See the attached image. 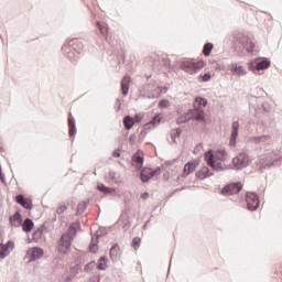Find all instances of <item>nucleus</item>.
I'll return each mask as SVG.
<instances>
[{
    "label": "nucleus",
    "instance_id": "33",
    "mask_svg": "<svg viewBox=\"0 0 282 282\" xmlns=\"http://www.w3.org/2000/svg\"><path fill=\"white\" fill-rule=\"evenodd\" d=\"M215 153L217 155L216 158L221 162H225V160L228 158V153L226 152V150H218Z\"/></svg>",
    "mask_w": 282,
    "mask_h": 282
},
{
    "label": "nucleus",
    "instance_id": "23",
    "mask_svg": "<svg viewBox=\"0 0 282 282\" xmlns=\"http://www.w3.org/2000/svg\"><path fill=\"white\" fill-rule=\"evenodd\" d=\"M22 230L23 232H32V230H34V220L31 218L24 219V223L22 224Z\"/></svg>",
    "mask_w": 282,
    "mask_h": 282
},
{
    "label": "nucleus",
    "instance_id": "4",
    "mask_svg": "<svg viewBox=\"0 0 282 282\" xmlns=\"http://www.w3.org/2000/svg\"><path fill=\"white\" fill-rule=\"evenodd\" d=\"M234 169L236 171H241L250 164V156L246 152H240L237 156L232 159Z\"/></svg>",
    "mask_w": 282,
    "mask_h": 282
},
{
    "label": "nucleus",
    "instance_id": "47",
    "mask_svg": "<svg viewBox=\"0 0 282 282\" xmlns=\"http://www.w3.org/2000/svg\"><path fill=\"white\" fill-rule=\"evenodd\" d=\"M134 124L142 122V117L140 115H134L132 117Z\"/></svg>",
    "mask_w": 282,
    "mask_h": 282
},
{
    "label": "nucleus",
    "instance_id": "27",
    "mask_svg": "<svg viewBox=\"0 0 282 282\" xmlns=\"http://www.w3.org/2000/svg\"><path fill=\"white\" fill-rule=\"evenodd\" d=\"M107 261H109V258H107V256L100 257L97 262V270H107Z\"/></svg>",
    "mask_w": 282,
    "mask_h": 282
},
{
    "label": "nucleus",
    "instance_id": "29",
    "mask_svg": "<svg viewBox=\"0 0 282 282\" xmlns=\"http://www.w3.org/2000/svg\"><path fill=\"white\" fill-rule=\"evenodd\" d=\"M172 141L174 142V144H177V141H175L176 138H180V135H182V128H176L173 129L170 133Z\"/></svg>",
    "mask_w": 282,
    "mask_h": 282
},
{
    "label": "nucleus",
    "instance_id": "3",
    "mask_svg": "<svg viewBox=\"0 0 282 282\" xmlns=\"http://www.w3.org/2000/svg\"><path fill=\"white\" fill-rule=\"evenodd\" d=\"M241 188H243L241 182L229 183L220 189V195H224V197H230V195H237L241 193Z\"/></svg>",
    "mask_w": 282,
    "mask_h": 282
},
{
    "label": "nucleus",
    "instance_id": "24",
    "mask_svg": "<svg viewBox=\"0 0 282 282\" xmlns=\"http://www.w3.org/2000/svg\"><path fill=\"white\" fill-rule=\"evenodd\" d=\"M123 127L127 131H131V129H133V127H134L133 117H131L130 115L124 116L123 117Z\"/></svg>",
    "mask_w": 282,
    "mask_h": 282
},
{
    "label": "nucleus",
    "instance_id": "57",
    "mask_svg": "<svg viewBox=\"0 0 282 282\" xmlns=\"http://www.w3.org/2000/svg\"><path fill=\"white\" fill-rule=\"evenodd\" d=\"M147 224H149V220L145 221V224L143 225V228H147Z\"/></svg>",
    "mask_w": 282,
    "mask_h": 282
},
{
    "label": "nucleus",
    "instance_id": "63",
    "mask_svg": "<svg viewBox=\"0 0 282 282\" xmlns=\"http://www.w3.org/2000/svg\"><path fill=\"white\" fill-rule=\"evenodd\" d=\"M259 74V76H261V74H263V73H258Z\"/></svg>",
    "mask_w": 282,
    "mask_h": 282
},
{
    "label": "nucleus",
    "instance_id": "17",
    "mask_svg": "<svg viewBox=\"0 0 282 282\" xmlns=\"http://www.w3.org/2000/svg\"><path fill=\"white\" fill-rule=\"evenodd\" d=\"M68 129L69 138H74V135H76V120L72 112L68 113Z\"/></svg>",
    "mask_w": 282,
    "mask_h": 282
},
{
    "label": "nucleus",
    "instance_id": "40",
    "mask_svg": "<svg viewBox=\"0 0 282 282\" xmlns=\"http://www.w3.org/2000/svg\"><path fill=\"white\" fill-rule=\"evenodd\" d=\"M96 268V261L93 260L84 267V272H91Z\"/></svg>",
    "mask_w": 282,
    "mask_h": 282
},
{
    "label": "nucleus",
    "instance_id": "51",
    "mask_svg": "<svg viewBox=\"0 0 282 282\" xmlns=\"http://www.w3.org/2000/svg\"><path fill=\"white\" fill-rule=\"evenodd\" d=\"M0 182L2 184H6V174H3V171L0 170Z\"/></svg>",
    "mask_w": 282,
    "mask_h": 282
},
{
    "label": "nucleus",
    "instance_id": "9",
    "mask_svg": "<svg viewBox=\"0 0 282 282\" xmlns=\"http://www.w3.org/2000/svg\"><path fill=\"white\" fill-rule=\"evenodd\" d=\"M10 250H14V241L0 242V259H6L10 254Z\"/></svg>",
    "mask_w": 282,
    "mask_h": 282
},
{
    "label": "nucleus",
    "instance_id": "61",
    "mask_svg": "<svg viewBox=\"0 0 282 282\" xmlns=\"http://www.w3.org/2000/svg\"><path fill=\"white\" fill-rule=\"evenodd\" d=\"M147 78H151V75H145Z\"/></svg>",
    "mask_w": 282,
    "mask_h": 282
},
{
    "label": "nucleus",
    "instance_id": "22",
    "mask_svg": "<svg viewBox=\"0 0 282 282\" xmlns=\"http://www.w3.org/2000/svg\"><path fill=\"white\" fill-rule=\"evenodd\" d=\"M215 158H217V154L213 150L205 152V162L208 164V166L215 165Z\"/></svg>",
    "mask_w": 282,
    "mask_h": 282
},
{
    "label": "nucleus",
    "instance_id": "60",
    "mask_svg": "<svg viewBox=\"0 0 282 282\" xmlns=\"http://www.w3.org/2000/svg\"><path fill=\"white\" fill-rule=\"evenodd\" d=\"M0 151H1V152H3V151H4L3 147H1V145H0Z\"/></svg>",
    "mask_w": 282,
    "mask_h": 282
},
{
    "label": "nucleus",
    "instance_id": "12",
    "mask_svg": "<svg viewBox=\"0 0 282 282\" xmlns=\"http://www.w3.org/2000/svg\"><path fill=\"white\" fill-rule=\"evenodd\" d=\"M9 224L13 226V228H19L23 224V215L21 212H15L11 217H9Z\"/></svg>",
    "mask_w": 282,
    "mask_h": 282
},
{
    "label": "nucleus",
    "instance_id": "58",
    "mask_svg": "<svg viewBox=\"0 0 282 282\" xmlns=\"http://www.w3.org/2000/svg\"><path fill=\"white\" fill-rule=\"evenodd\" d=\"M196 149H202V144H197V145H196Z\"/></svg>",
    "mask_w": 282,
    "mask_h": 282
},
{
    "label": "nucleus",
    "instance_id": "43",
    "mask_svg": "<svg viewBox=\"0 0 282 282\" xmlns=\"http://www.w3.org/2000/svg\"><path fill=\"white\" fill-rule=\"evenodd\" d=\"M212 169L217 172L224 171V165L221 164V162H215L214 165H212Z\"/></svg>",
    "mask_w": 282,
    "mask_h": 282
},
{
    "label": "nucleus",
    "instance_id": "44",
    "mask_svg": "<svg viewBox=\"0 0 282 282\" xmlns=\"http://www.w3.org/2000/svg\"><path fill=\"white\" fill-rule=\"evenodd\" d=\"M162 173V167H156L155 170L151 169V176L160 175Z\"/></svg>",
    "mask_w": 282,
    "mask_h": 282
},
{
    "label": "nucleus",
    "instance_id": "5",
    "mask_svg": "<svg viewBox=\"0 0 282 282\" xmlns=\"http://www.w3.org/2000/svg\"><path fill=\"white\" fill-rule=\"evenodd\" d=\"M246 202H247V208L248 210H251V213H254L261 206V200L259 199V195L253 192H247L246 194Z\"/></svg>",
    "mask_w": 282,
    "mask_h": 282
},
{
    "label": "nucleus",
    "instance_id": "20",
    "mask_svg": "<svg viewBox=\"0 0 282 282\" xmlns=\"http://www.w3.org/2000/svg\"><path fill=\"white\" fill-rule=\"evenodd\" d=\"M97 191H99V193H102L104 195H113V193H116V189L113 187H108L102 183L97 184Z\"/></svg>",
    "mask_w": 282,
    "mask_h": 282
},
{
    "label": "nucleus",
    "instance_id": "42",
    "mask_svg": "<svg viewBox=\"0 0 282 282\" xmlns=\"http://www.w3.org/2000/svg\"><path fill=\"white\" fill-rule=\"evenodd\" d=\"M191 117L181 116L176 119L177 124H186V122H189Z\"/></svg>",
    "mask_w": 282,
    "mask_h": 282
},
{
    "label": "nucleus",
    "instance_id": "14",
    "mask_svg": "<svg viewBox=\"0 0 282 282\" xmlns=\"http://www.w3.org/2000/svg\"><path fill=\"white\" fill-rule=\"evenodd\" d=\"M59 241H61L58 247L59 252H63V254H67V252L72 248V241L65 236H62Z\"/></svg>",
    "mask_w": 282,
    "mask_h": 282
},
{
    "label": "nucleus",
    "instance_id": "2",
    "mask_svg": "<svg viewBox=\"0 0 282 282\" xmlns=\"http://www.w3.org/2000/svg\"><path fill=\"white\" fill-rule=\"evenodd\" d=\"M279 165V158L274 154H269L262 159H260V162L258 164V169L260 172L263 173V171H267V169H272V166Z\"/></svg>",
    "mask_w": 282,
    "mask_h": 282
},
{
    "label": "nucleus",
    "instance_id": "18",
    "mask_svg": "<svg viewBox=\"0 0 282 282\" xmlns=\"http://www.w3.org/2000/svg\"><path fill=\"white\" fill-rule=\"evenodd\" d=\"M210 175H213V172H210V167L206 165L196 172L198 180H206V177H210Z\"/></svg>",
    "mask_w": 282,
    "mask_h": 282
},
{
    "label": "nucleus",
    "instance_id": "39",
    "mask_svg": "<svg viewBox=\"0 0 282 282\" xmlns=\"http://www.w3.org/2000/svg\"><path fill=\"white\" fill-rule=\"evenodd\" d=\"M142 239H140V237H134L132 239L131 246L134 250H138L140 248V243H141Z\"/></svg>",
    "mask_w": 282,
    "mask_h": 282
},
{
    "label": "nucleus",
    "instance_id": "11",
    "mask_svg": "<svg viewBox=\"0 0 282 282\" xmlns=\"http://www.w3.org/2000/svg\"><path fill=\"white\" fill-rule=\"evenodd\" d=\"M132 165L140 171L142 166H144V156H142V150H137L134 155L132 156Z\"/></svg>",
    "mask_w": 282,
    "mask_h": 282
},
{
    "label": "nucleus",
    "instance_id": "53",
    "mask_svg": "<svg viewBox=\"0 0 282 282\" xmlns=\"http://www.w3.org/2000/svg\"><path fill=\"white\" fill-rule=\"evenodd\" d=\"M161 93H158L156 95H148L147 98H159Z\"/></svg>",
    "mask_w": 282,
    "mask_h": 282
},
{
    "label": "nucleus",
    "instance_id": "48",
    "mask_svg": "<svg viewBox=\"0 0 282 282\" xmlns=\"http://www.w3.org/2000/svg\"><path fill=\"white\" fill-rule=\"evenodd\" d=\"M116 175H118L116 172L113 171L109 172V177L112 182H118V180L116 178Z\"/></svg>",
    "mask_w": 282,
    "mask_h": 282
},
{
    "label": "nucleus",
    "instance_id": "52",
    "mask_svg": "<svg viewBox=\"0 0 282 282\" xmlns=\"http://www.w3.org/2000/svg\"><path fill=\"white\" fill-rule=\"evenodd\" d=\"M141 199H149V192H144L140 195Z\"/></svg>",
    "mask_w": 282,
    "mask_h": 282
},
{
    "label": "nucleus",
    "instance_id": "1",
    "mask_svg": "<svg viewBox=\"0 0 282 282\" xmlns=\"http://www.w3.org/2000/svg\"><path fill=\"white\" fill-rule=\"evenodd\" d=\"M69 50H74L76 54H83V50H85V46L83 45V42H80L78 39H72L68 40V42L63 46V52L67 54L68 58H76V55H70Z\"/></svg>",
    "mask_w": 282,
    "mask_h": 282
},
{
    "label": "nucleus",
    "instance_id": "25",
    "mask_svg": "<svg viewBox=\"0 0 282 282\" xmlns=\"http://www.w3.org/2000/svg\"><path fill=\"white\" fill-rule=\"evenodd\" d=\"M162 122V117L160 115H155L152 117L150 122L145 123L144 129H151V127H158Z\"/></svg>",
    "mask_w": 282,
    "mask_h": 282
},
{
    "label": "nucleus",
    "instance_id": "8",
    "mask_svg": "<svg viewBox=\"0 0 282 282\" xmlns=\"http://www.w3.org/2000/svg\"><path fill=\"white\" fill-rule=\"evenodd\" d=\"M239 121H234L231 124V133L229 138V147H237V138H239Z\"/></svg>",
    "mask_w": 282,
    "mask_h": 282
},
{
    "label": "nucleus",
    "instance_id": "46",
    "mask_svg": "<svg viewBox=\"0 0 282 282\" xmlns=\"http://www.w3.org/2000/svg\"><path fill=\"white\" fill-rule=\"evenodd\" d=\"M106 235H107L106 228H99V230H97V239L98 237H105Z\"/></svg>",
    "mask_w": 282,
    "mask_h": 282
},
{
    "label": "nucleus",
    "instance_id": "16",
    "mask_svg": "<svg viewBox=\"0 0 282 282\" xmlns=\"http://www.w3.org/2000/svg\"><path fill=\"white\" fill-rule=\"evenodd\" d=\"M199 166V163L189 161L184 166L183 177H188L191 173H195V169Z\"/></svg>",
    "mask_w": 282,
    "mask_h": 282
},
{
    "label": "nucleus",
    "instance_id": "41",
    "mask_svg": "<svg viewBox=\"0 0 282 282\" xmlns=\"http://www.w3.org/2000/svg\"><path fill=\"white\" fill-rule=\"evenodd\" d=\"M99 31L101 32L102 36H107L109 34V29L107 28V24H100L98 23Z\"/></svg>",
    "mask_w": 282,
    "mask_h": 282
},
{
    "label": "nucleus",
    "instance_id": "10",
    "mask_svg": "<svg viewBox=\"0 0 282 282\" xmlns=\"http://www.w3.org/2000/svg\"><path fill=\"white\" fill-rule=\"evenodd\" d=\"M15 202L20 206H22V208H25V210H32V208H34V205L32 204V199L25 198L23 194H18L15 196Z\"/></svg>",
    "mask_w": 282,
    "mask_h": 282
},
{
    "label": "nucleus",
    "instance_id": "28",
    "mask_svg": "<svg viewBox=\"0 0 282 282\" xmlns=\"http://www.w3.org/2000/svg\"><path fill=\"white\" fill-rule=\"evenodd\" d=\"M268 67H270V61L268 59H262L256 64V69H258V72L261 69H268Z\"/></svg>",
    "mask_w": 282,
    "mask_h": 282
},
{
    "label": "nucleus",
    "instance_id": "62",
    "mask_svg": "<svg viewBox=\"0 0 282 282\" xmlns=\"http://www.w3.org/2000/svg\"><path fill=\"white\" fill-rule=\"evenodd\" d=\"M0 171H3V169L1 167V164H0Z\"/></svg>",
    "mask_w": 282,
    "mask_h": 282
},
{
    "label": "nucleus",
    "instance_id": "32",
    "mask_svg": "<svg viewBox=\"0 0 282 282\" xmlns=\"http://www.w3.org/2000/svg\"><path fill=\"white\" fill-rule=\"evenodd\" d=\"M78 228H80V223H78V221L73 223V224H70L69 227H68V232H69L70 235H76Z\"/></svg>",
    "mask_w": 282,
    "mask_h": 282
},
{
    "label": "nucleus",
    "instance_id": "34",
    "mask_svg": "<svg viewBox=\"0 0 282 282\" xmlns=\"http://www.w3.org/2000/svg\"><path fill=\"white\" fill-rule=\"evenodd\" d=\"M118 252H120V247L118 245H113L110 248V257H111V259H117L118 258Z\"/></svg>",
    "mask_w": 282,
    "mask_h": 282
},
{
    "label": "nucleus",
    "instance_id": "49",
    "mask_svg": "<svg viewBox=\"0 0 282 282\" xmlns=\"http://www.w3.org/2000/svg\"><path fill=\"white\" fill-rule=\"evenodd\" d=\"M135 140H137V135L135 134H131L129 138V142L131 145L135 144Z\"/></svg>",
    "mask_w": 282,
    "mask_h": 282
},
{
    "label": "nucleus",
    "instance_id": "36",
    "mask_svg": "<svg viewBox=\"0 0 282 282\" xmlns=\"http://www.w3.org/2000/svg\"><path fill=\"white\" fill-rule=\"evenodd\" d=\"M89 252H91V254H96L98 252V238L95 242L89 245Z\"/></svg>",
    "mask_w": 282,
    "mask_h": 282
},
{
    "label": "nucleus",
    "instance_id": "37",
    "mask_svg": "<svg viewBox=\"0 0 282 282\" xmlns=\"http://www.w3.org/2000/svg\"><path fill=\"white\" fill-rule=\"evenodd\" d=\"M210 78H212L210 73H205L199 75L198 80L199 83H208Z\"/></svg>",
    "mask_w": 282,
    "mask_h": 282
},
{
    "label": "nucleus",
    "instance_id": "13",
    "mask_svg": "<svg viewBox=\"0 0 282 282\" xmlns=\"http://www.w3.org/2000/svg\"><path fill=\"white\" fill-rule=\"evenodd\" d=\"M183 65L186 67V69H204L206 62L193 59L184 62Z\"/></svg>",
    "mask_w": 282,
    "mask_h": 282
},
{
    "label": "nucleus",
    "instance_id": "55",
    "mask_svg": "<svg viewBox=\"0 0 282 282\" xmlns=\"http://www.w3.org/2000/svg\"><path fill=\"white\" fill-rule=\"evenodd\" d=\"M243 74H246L245 72H237L236 75L237 76H243Z\"/></svg>",
    "mask_w": 282,
    "mask_h": 282
},
{
    "label": "nucleus",
    "instance_id": "56",
    "mask_svg": "<svg viewBox=\"0 0 282 282\" xmlns=\"http://www.w3.org/2000/svg\"><path fill=\"white\" fill-rule=\"evenodd\" d=\"M117 105H118V107H117V109H120V99H117Z\"/></svg>",
    "mask_w": 282,
    "mask_h": 282
},
{
    "label": "nucleus",
    "instance_id": "45",
    "mask_svg": "<svg viewBox=\"0 0 282 282\" xmlns=\"http://www.w3.org/2000/svg\"><path fill=\"white\" fill-rule=\"evenodd\" d=\"M67 210V205H59V207L56 209L57 215H63Z\"/></svg>",
    "mask_w": 282,
    "mask_h": 282
},
{
    "label": "nucleus",
    "instance_id": "19",
    "mask_svg": "<svg viewBox=\"0 0 282 282\" xmlns=\"http://www.w3.org/2000/svg\"><path fill=\"white\" fill-rule=\"evenodd\" d=\"M129 85H131V77L129 75H126L121 79V93L123 94V96L129 95Z\"/></svg>",
    "mask_w": 282,
    "mask_h": 282
},
{
    "label": "nucleus",
    "instance_id": "15",
    "mask_svg": "<svg viewBox=\"0 0 282 282\" xmlns=\"http://www.w3.org/2000/svg\"><path fill=\"white\" fill-rule=\"evenodd\" d=\"M251 142H253V144H261L263 147L265 144H270V142H272V138L268 134L258 135L253 137Z\"/></svg>",
    "mask_w": 282,
    "mask_h": 282
},
{
    "label": "nucleus",
    "instance_id": "30",
    "mask_svg": "<svg viewBox=\"0 0 282 282\" xmlns=\"http://www.w3.org/2000/svg\"><path fill=\"white\" fill-rule=\"evenodd\" d=\"M195 102L198 105L197 107H207L208 106V99L207 98H204L202 96H198L195 98Z\"/></svg>",
    "mask_w": 282,
    "mask_h": 282
},
{
    "label": "nucleus",
    "instance_id": "7",
    "mask_svg": "<svg viewBox=\"0 0 282 282\" xmlns=\"http://www.w3.org/2000/svg\"><path fill=\"white\" fill-rule=\"evenodd\" d=\"M28 254L29 262L32 263L33 261H37V259H41L45 254V251L41 247H33L28 250Z\"/></svg>",
    "mask_w": 282,
    "mask_h": 282
},
{
    "label": "nucleus",
    "instance_id": "6",
    "mask_svg": "<svg viewBox=\"0 0 282 282\" xmlns=\"http://www.w3.org/2000/svg\"><path fill=\"white\" fill-rule=\"evenodd\" d=\"M189 120H194L195 122H206V112L202 107L195 106L194 109L188 110Z\"/></svg>",
    "mask_w": 282,
    "mask_h": 282
},
{
    "label": "nucleus",
    "instance_id": "26",
    "mask_svg": "<svg viewBox=\"0 0 282 282\" xmlns=\"http://www.w3.org/2000/svg\"><path fill=\"white\" fill-rule=\"evenodd\" d=\"M43 230H45V225H42L37 230H35L33 234H32V239L33 241H41V239L43 238Z\"/></svg>",
    "mask_w": 282,
    "mask_h": 282
},
{
    "label": "nucleus",
    "instance_id": "31",
    "mask_svg": "<svg viewBox=\"0 0 282 282\" xmlns=\"http://www.w3.org/2000/svg\"><path fill=\"white\" fill-rule=\"evenodd\" d=\"M87 204H89V202H82L78 204L77 213H76L77 217H78V215H83V213H85V210H87Z\"/></svg>",
    "mask_w": 282,
    "mask_h": 282
},
{
    "label": "nucleus",
    "instance_id": "50",
    "mask_svg": "<svg viewBox=\"0 0 282 282\" xmlns=\"http://www.w3.org/2000/svg\"><path fill=\"white\" fill-rule=\"evenodd\" d=\"M112 158H120V148L112 151Z\"/></svg>",
    "mask_w": 282,
    "mask_h": 282
},
{
    "label": "nucleus",
    "instance_id": "59",
    "mask_svg": "<svg viewBox=\"0 0 282 282\" xmlns=\"http://www.w3.org/2000/svg\"><path fill=\"white\" fill-rule=\"evenodd\" d=\"M165 164H173V162L172 161H166Z\"/></svg>",
    "mask_w": 282,
    "mask_h": 282
},
{
    "label": "nucleus",
    "instance_id": "54",
    "mask_svg": "<svg viewBox=\"0 0 282 282\" xmlns=\"http://www.w3.org/2000/svg\"><path fill=\"white\" fill-rule=\"evenodd\" d=\"M263 113H270V110L267 109L265 105H262Z\"/></svg>",
    "mask_w": 282,
    "mask_h": 282
},
{
    "label": "nucleus",
    "instance_id": "38",
    "mask_svg": "<svg viewBox=\"0 0 282 282\" xmlns=\"http://www.w3.org/2000/svg\"><path fill=\"white\" fill-rule=\"evenodd\" d=\"M171 101H169V99H161L158 104V107L160 109H166V107H170Z\"/></svg>",
    "mask_w": 282,
    "mask_h": 282
},
{
    "label": "nucleus",
    "instance_id": "35",
    "mask_svg": "<svg viewBox=\"0 0 282 282\" xmlns=\"http://www.w3.org/2000/svg\"><path fill=\"white\" fill-rule=\"evenodd\" d=\"M214 47H215V45H213V43L205 44L204 47H203L204 56H208L210 54V52H213Z\"/></svg>",
    "mask_w": 282,
    "mask_h": 282
},
{
    "label": "nucleus",
    "instance_id": "21",
    "mask_svg": "<svg viewBox=\"0 0 282 282\" xmlns=\"http://www.w3.org/2000/svg\"><path fill=\"white\" fill-rule=\"evenodd\" d=\"M151 178H153V176H151V167H143L140 173L141 182H143V184H147V182H149V180Z\"/></svg>",
    "mask_w": 282,
    "mask_h": 282
}]
</instances>
